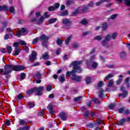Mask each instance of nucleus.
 Wrapping results in <instances>:
<instances>
[{"label": "nucleus", "mask_w": 130, "mask_h": 130, "mask_svg": "<svg viewBox=\"0 0 130 130\" xmlns=\"http://www.w3.org/2000/svg\"><path fill=\"white\" fill-rule=\"evenodd\" d=\"M80 62L77 61H74L72 62V64L74 66L73 70L72 71H68L66 73V76L67 77H71V78L74 81L76 82H80L81 81V77L76 76V73L80 74L82 73V69L79 66Z\"/></svg>", "instance_id": "nucleus-1"}, {"label": "nucleus", "mask_w": 130, "mask_h": 130, "mask_svg": "<svg viewBox=\"0 0 130 130\" xmlns=\"http://www.w3.org/2000/svg\"><path fill=\"white\" fill-rule=\"evenodd\" d=\"M24 70V67L22 66H15V65H8L6 66L4 69H0V75L2 76H5V75H8L10 74L12 71H16V72H20V71H23Z\"/></svg>", "instance_id": "nucleus-2"}, {"label": "nucleus", "mask_w": 130, "mask_h": 130, "mask_svg": "<svg viewBox=\"0 0 130 130\" xmlns=\"http://www.w3.org/2000/svg\"><path fill=\"white\" fill-rule=\"evenodd\" d=\"M94 58H95V56H92L91 58L87 61V66L88 67L91 66L93 69H96L98 67V63L94 61Z\"/></svg>", "instance_id": "nucleus-3"}, {"label": "nucleus", "mask_w": 130, "mask_h": 130, "mask_svg": "<svg viewBox=\"0 0 130 130\" xmlns=\"http://www.w3.org/2000/svg\"><path fill=\"white\" fill-rule=\"evenodd\" d=\"M39 39L40 40H41V41H42L43 46L46 47L47 46V41L48 40V37H47L45 35L43 34L39 38Z\"/></svg>", "instance_id": "nucleus-4"}, {"label": "nucleus", "mask_w": 130, "mask_h": 130, "mask_svg": "<svg viewBox=\"0 0 130 130\" xmlns=\"http://www.w3.org/2000/svg\"><path fill=\"white\" fill-rule=\"evenodd\" d=\"M13 46L15 47V50L14 51V53L13 55H19V53H20L21 51V49L19 48V43L16 42L13 44Z\"/></svg>", "instance_id": "nucleus-5"}, {"label": "nucleus", "mask_w": 130, "mask_h": 130, "mask_svg": "<svg viewBox=\"0 0 130 130\" xmlns=\"http://www.w3.org/2000/svg\"><path fill=\"white\" fill-rule=\"evenodd\" d=\"M63 24H65L64 29H70L71 28V21L68 19H63L62 20Z\"/></svg>", "instance_id": "nucleus-6"}, {"label": "nucleus", "mask_w": 130, "mask_h": 130, "mask_svg": "<svg viewBox=\"0 0 130 130\" xmlns=\"http://www.w3.org/2000/svg\"><path fill=\"white\" fill-rule=\"evenodd\" d=\"M44 88L42 86L39 87H35V91L37 93L38 95H41V92L43 91Z\"/></svg>", "instance_id": "nucleus-7"}, {"label": "nucleus", "mask_w": 130, "mask_h": 130, "mask_svg": "<svg viewBox=\"0 0 130 130\" xmlns=\"http://www.w3.org/2000/svg\"><path fill=\"white\" fill-rule=\"evenodd\" d=\"M121 91H122L123 93L119 94V97L122 96V98H125V97H126V95H127V91L124 90V87H121Z\"/></svg>", "instance_id": "nucleus-8"}, {"label": "nucleus", "mask_w": 130, "mask_h": 130, "mask_svg": "<svg viewBox=\"0 0 130 130\" xmlns=\"http://www.w3.org/2000/svg\"><path fill=\"white\" fill-rule=\"evenodd\" d=\"M26 32V28H22L20 31L17 32L16 36L17 37H21V35H24V34Z\"/></svg>", "instance_id": "nucleus-9"}, {"label": "nucleus", "mask_w": 130, "mask_h": 130, "mask_svg": "<svg viewBox=\"0 0 130 130\" xmlns=\"http://www.w3.org/2000/svg\"><path fill=\"white\" fill-rule=\"evenodd\" d=\"M36 56H37L36 52L33 51L31 55L29 56V60H35V59H36Z\"/></svg>", "instance_id": "nucleus-10"}, {"label": "nucleus", "mask_w": 130, "mask_h": 130, "mask_svg": "<svg viewBox=\"0 0 130 130\" xmlns=\"http://www.w3.org/2000/svg\"><path fill=\"white\" fill-rule=\"evenodd\" d=\"M59 117L62 120H67V114H66L65 113L63 112L60 113L59 115Z\"/></svg>", "instance_id": "nucleus-11"}, {"label": "nucleus", "mask_w": 130, "mask_h": 130, "mask_svg": "<svg viewBox=\"0 0 130 130\" xmlns=\"http://www.w3.org/2000/svg\"><path fill=\"white\" fill-rule=\"evenodd\" d=\"M125 122V119L123 118L119 121H117V124H118V125H123Z\"/></svg>", "instance_id": "nucleus-12"}, {"label": "nucleus", "mask_w": 130, "mask_h": 130, "mask_svg": "<svg viewBox=\"0 0 130 130\" xmlns=\"http://www.w3.org/2000/svg\"><path fill=\"white\" fill-rule=\"evenodd\" d=\"M53 107V106H52V104H49L47 107V108H48V110L50 111L51 114H53V111H52Z\"/></svg>", "instance_id": "nucleus-13"}, {"label": "nucleus", "mask_w": 130, "mask_h": 130, "mask_svg": "<svg viewBox=\"0 0 130 130\" xmlns=\"http://www.w3.org/2000/svg\"><path fill=\"white\" fill-rule=\"evenodd\" d=\"M42 57L43 59H48L49 56L48 55V53L45 52L42 54Z\"/></svg>", "instance_id": "nucleus-14"}, {"label": "nucleus", "mask_w": 130, "mask_h": 130, "mask_svg": "<svg viewBox=\"0 0 130 130\" xmlns=\"http://www.w3.org/2000/svg\"><path fill=\"white\" fill-rule=\"evenodd\" d=\"M73 38V36H70L68 38H67L65 40V44L67 45V44H69V42H70V40Z\"/></svg>", "instance_id": "nucleus-15"}, {"label": "nucleus", "mask_w": 130, "mask_h": 130, "mask_svg": "<svg viewBox=\"0 0 130 130\" xmlns=\"http://www.w3.org/2000/svg\"><path fill=\"white\" fill-rule=\"evenodd\" d=\"M107 28H108V26L107 25V23L104 22L103 24V30L106 31V30H107Z\"/></svg>", "instance_id": "nucleus-16"}, {"label": "nucleus", "mask_w": 130, "mask_h": 130, "mask_svg": "<svg viewBox=\"0 0 130 130\" xmlns=\"http://www.w3.org/2000/svg\"><path fill=\"white\" fill-rule=\"evenodd\" d=\"M0 11H8V7L6 5L0 6Z\"/></svg>", "instance_id": "nucleus-17"}, {"label": "nucleus", "mask_w": 130, "mask_h": 130, "mask_svg": "<svg viewBox=\"0 0 130 130\" xmlns=\"http://www.w3.org/2000/svg\"><path fill=\"white\" fill-rule=\"evenodd\" d=\"M120 56L121 57V58H123L124 57H125L126 56V53L124 51H122L120 53Z\"/></svg>", "instance_id": "nucleus-18"}, {"label": "nucleus", "mask_w": 130, "mask_h": 130, "mask_svg": "<svg viewBox=\"0 0 130 130\" xmlns=\"http://www.w3.org/2000/svg\"><path fill=\"white\" fill-rule=\"evenodd\" d=\"M58 80L60 83H63V82L66 81V78H64L63 76H60Z\"/></svg>", "instance_id": "nucleus-19"}, {"label": "nucleus", "mask_w": 130, "mask_h": 130, "mask_svg": "<svg viewBox=\"0 0 130 130\" xmlns=\"http://www.w3.org/2000/svg\"><path fill=\"white\" fill-rule=\"evenodd\" d=\"M89 111H87L83 114V117L84 118H89Z\"/></svg>", "instance_id": "nucleus-20"}, {"label": "nucleus", "mask_w": 130, "mask_h": 130, "mask_svg": "<svg viewBox=\"0 0 130 130\" xmlns=\"http://www.w3.org/2000/svg\"><path fill=\"white\" fill-rule=\"evenodd\" d=\"M56 18H51L49 20V24H53V23H55V22H56Z\"/></svg>", "instance_id": "nucleus-21"}, {"label": "nucleus", "mask_w": 130, "mask_h": 130, "mask_svg": "<svg viewBox=\"0 0 130 130\" xmlns=\"http://www.w3.org/2000/svg\"><path fill=\"white\" fill-rule=\"evenodd\" d=\"M82 25H84V26L86 25H87L88 24V20L86 18L83 19L82 21Z\"/></svg>", "instance_id": "nucleus-22"}, {"label": "nucleus", "mask_w": 130, "mask_h": 130, "mask_svg": "<svg viewBox=\"0 0 130 130\" xmlns=\"http://www.w3.org/2000/svg\"><path fill=\"white\" fill-rule=\"evenodd\" d=\"M113 77H114V75L113 74H110L105 77V79L106 80H109V79H111Z\"/></svg>", "instance_id": "nucleus-23"}, {"label": "nucleus", "mask_w": 130, "mask_h": 130, "mask_svg": "<svg viewBox=\"0 0 130 130\" xmlns=\"http://www.w3.org/2000/svg\"><path fill=\"white\" fill-rule=\"evenodd\" d=\"M80 12V10L79 9H76L75 11L72 13V16H76V15H78Z\"/></svg>", "instance_id": "nucleus-24"}, {"label": "nucleus", "mask_w": 130, "mask_h": 130, "mask_svg": "<svg viewBox=\"0 0 130 130\" xmlns=\"http://www.w3.org/2000/svg\"><path fill=\"white\" fill-rule=\"evenodd\" d=\"M111 38L112 39L115 40L116 39V37H117V32H114L112 36H111Z\"/></svg>", "instance_id": "nucleus-25"}, {"label": "nucleus", "mask_w": 130, "mask_h": 130, "mask_svg": "<svg viewBox=\"0 0 130 130\" xmlns=\"http://www.w3.org/2000/svg\"><path fill=\"white\" fill-rule=\"evenodd\" d=\"M102 38H103V37H102V36H98L94 37V40L100 41V40H101Z\"/></svg>", "instance_id": "nucleus-26"}, {"label": "nucleus", "mask_w": 130, "mask_h": 130, "mask_svg": "<svg viewBox=\"0 0 130 130\" xmlns=\"http://www.w3.org/2000/svg\"><path fill=\"white\" fill-rule=\"evenodd\" d=\"M92 79L90 77H86L85 79V81L86 82V84H90L91 83Z\"/></svg>", "instance_id": "nucleus-27"}, {"label": "nucleus", "mask_w": 130, "mask_h": 130, "mask_svg": "<svg viewBox=\"0 0 130 130\" xmlns=\"http://www.w3.org/2000/svg\"><path fill=\"white\" fill-rule=\"evenodd\" d=\"M7 52L8 53H9V54H10V53L12 52V47H11V46H8L7 47Z\"/></svg>", "instance_id": "nucleus-28"}, {"label": "nucleus", "mask_w": 130, "mask_h": 130, "mask_svg": "<svg viewBox=\"0 0 130 130\" xmlns=\"http://www.w3.org/2000/svg\"><path fill=\"white\" fill-rule=\"evenodd\" d=\"M111 39V36L110 35H108L106 36L105 40L106 41H109Z\"/></svg>", "instance_id": "nucleus-29"}, {"label": "nucleus", "mask_w": 130, "mask_h": 130, "mask_svg": "<svg viewBox=\"0 0 130 130\" xmlns=\"http://www.w3.org/2000/svg\"><path fill=\"white\" fill-rule=\"evenodd\" d=\"M34 92H36L35 88L27 91L26 93L27 94H32V93H34Z\"/></svg>", "instance_id": "nucleus-30"}, {"label": "nucleus", "mask_w": 130, "mask_h": 130, "mask_svg": "<svg viewBox=\"0 0 130 130\" xmlns=\"http://www.w3.org/2000/svg\"><path fill=\"white\" fill-rule=\"evenodd\" d=\"M19 123L20 124V125H26V122H25V121L23 120H20Z\"/></svg>", "instance_id": "nucleus-31"}, {"label": "nucleus", "mask_w": 130, "mask_h": 130, "mask_svg": "<svg viewBox=\"0 0 130 130\" xmlns=\"http://www.w3.org/2000/svg\"><path fill=\"white\" fill-rule=\"evenodd\" d=\"M30 129V127L28 126H26L24 127L19 128L18 130H29Z\"/></svg>", "instance_id": "nucleus-32"}, {"label": "nucleus", "mask_w": 130, "mask_h": 130, "mask_svg": "<svg viewBox=\"0 0 130 130\" xmlns=\"http://www.w3.org/2000/svg\"><path fill=\"white\" fill-rule=\"evenodd\" d=\"M18 43H19V45H24V46L26 45V42L24 41H20Z\"/></svg>", "instance_id": "nucleus-33"}, {"label": "nucleus", "mask_w": 130, "mask_h": 130, "mask_svg": "<svg viewBox=\"0 0 130 130\" xmlns=\"http://www.w3.org/2000/svg\"><path fill=\"white\" fill-rule=\"evenodd\" d=\"M56 42H57V44H58L59 46H60V45L62 44V40H61V39H58L56 41Z\"/></svg>", "instance_id": "nucleus-34"}, {"label": "nucleus", "mask_w": 130, "mask_h": 130, "mask_svg": "<svg viewBox=\"0 0 130 130\" xmlns=\"http://www.w3.org/2000/svg\"><path fill=\"white\" fill-rule=\"evenodd\" d=\"M51 89H52V87H51V85H47L46 87V91H47L48 92H49L50 91H51Z\"/></svg>", "instance_id": "nucleus-35"}, {"label": "nucleus", "mask_w": 130, "mask_h": 130, "mask_svg": "<svg viewBox=\"0 0 130 130\" xmlns=\"http://www.w3.org/2000/svg\"><path fill=\"white\" fill-rule=\"evenodd\" d=\"M39 39H40L39 38L34 39L32 42V44H36L38 42V40H39Z\"/></svg>", "instance_id": "nucleus-36"}, {"label": "nucleus", "mask_w": 130, "mask_h": 130, "mask_svg": "<svg viewBox=\"0 0 130 130\" xmlns=\"http://www.w3.org/2000/svg\"><path fill=\"white\" fill-rule=\"evenodd\" d=\"M55 10V7L54 6H50L48 8V11L51 12L52 11H54Z\"/></svg>", "instance_id": "nucleus-37"}, {"label": "nucleus", "mask_w": 130, "mask_h": 130, "mask_svg": "<svg viewBox=\"0 0 130 130\" xmlns=\"http://www.w3.org/2000/svg\"><path fill=\"white\" fill-rule=\"evenodd\" d=\"M114 107H115V104H111L109 106V109L112 110Z\"/></svg>", "instance_id": "nucleus-38"}, {"label": "nucleus", "mask_w": 130, "mask_h": 130, "mask_svg": "<svg viewBox=\"0 0 130 130\" xmlns=\"http://www.w3.org/2000/svg\"><path fill=\"white\" fill-rule=\"evenodd\" d=\"M113 85V80H110L109 81V83H108V87H111V86H112Z\"/></svg>", "instance_id": "nucleus-39"}, {"label": "nucleus", "mask_w": 130, "mask_h": 130, "mask_svg": "<svg viewBox=\"0 0 130 130\" xmlns=\"http://www.w3.org/2000/svg\"><path fill=\"white\" fill-rule=\"evenodd\" d=\"M69 13L68 12V11L65 10L64 11L62 14H60V16H67Z\"/></svg>", "instance_id": "nucleus-40"}, {"label": "nucleus", "mask_w": 130, "mask_h": 130, "mask_svg": "<svg viewBox=\"0 0 130 130\" xmlns=\"http://www.w3.org/2000/svg\"><path fill=\"white\" fill-rule=\"evenodd\" d=\"M126 6H130V0H124Z\"/></svg>", "instance_id": "nucleus-41"}, {"label": "nucleus", "mask_w": 130, "mask_h": 130, "mask_svg": "<svg viewBox=\"0 0 130 130\" xmlns=\"http://www.w3.org/2000/svg\"><path fill=\"white\" fill-rule=\"evenodd\" d=\"M25 77H26V75H25L24 73H21L20 74V79H21V80H23L24 78H25Z\"/></svg>", "instance_id": "nucleus-42"}, {"label": "nucleus", "mask_w": 130, "mask_h": 130, "mask_svg": "<svg viewBox=\"0 0 130 130\" xmlns=\"http://www.w3.org/2000/svg\"><path fill=\"white\" fill-rule=\"evenodd\" d=\"M23 49L24 50H25L26 52H28V51H29V47H28L26 45L23 46Z\"/></svg>", "instance_id": "nucleus-43"}, {"label": "nucleus", "mask_w": 130, "mask_h": 130, "mask_svg": "<svg viewBox=\"0 0 130 130\" xmlns=\"http://www.w3.org/2000/svg\"><path fill=\"white\" fill-rule=\"evenodd\" d=\"M44 20V17H41L39 20V24H41L43 22Z\"/></svg>", "instance_id": "nucleus-44"}, {"label": "nucleus", "mask_w": 130, "mask_h": 130, "mask_svg": "<svg viewBox=\"0 0 130 130\" xmlns=\"http://www.w3.org/2000/svg\"><path fill=\"white\" fill-rule=\"evenodd\" d=\"M103 85H104V82H103V81H101L98 84V87H102V86H103Z\"/></svg>", "instance_id": "nucleus-45"}, {"label": "nucleus", "mask_w": 130, "mask_h": 130, "mask_svg": "<svg viewBox=\"0 0 130 130\" xmlns=\"http://www.w3.org/2000/svg\"><path fill=\"white\" fill-rule=\"evenodd\" d=\"M81 98H82V96L76 97L74 99V101L75 102L79 101V100H81Z\"/></svg>", "instance_id": "nucleus-46"}, {"label": "nucleus", "mask_w": 130, "mask_h": 130, "mask_svg": "<svg viewBox=\"0 0 130 130\" xmlns=\"http://www.w3.org/2000/svg\"><path fill=\"white\" fill-rule=\"evenodd\" d=\"M28 106L30 108H32L33 107H34V106H35V104H34V103H28Z\"/></svg>", "instance_id": "nucleus-47"}, {"label": "nucleus", "mask_w": 130, "mask_h": 130, "mask_svg": "<svg viewBox=\"0 0 130 130\" xmlns=\"http://www.w3.org/2000/svg\"><path fill=\"white\" fill-rule=\"evenodd\" d=\"M9 11L10 13H14V11H15V8L14 7H11L9 9Z\"/></svg>", "instance_id": "nucleus-48"}, {"label": "nucleus", "mask_w": 130, "mask_h": 130, "mask_svg": "<svg viewBox=\"0 0 130 130\" xmlns=\"http://www.w3.org/2000/svg\"><path fill=\"white\" fill-rule=\"evenodd\" d=\"M123 79H119L117 81V85H119L122 82Z\"/></svg>", "instance_id": "nucleus-49"}, {"label": "nucleus", "mask_w": 130, "mask_h": 130, "mask_svg": "<svg viewBox=\"0 0 130 130\" xmlns=\"http://www.w3.org/2000/svg\"><path fill=\"white\" fill-rule=\"evenodd\" d=\"M91 33V31H85L84 32H83V36H86L87 35H89V34H90Z\"/></svg>", "instance_id": "nucleus-50"}, {"label": "nucleus", "mask_w": 130, "mask_h": 130, "mask_svg": "<svg viewBox=\"0 0 130 130\" xmlns=\"http://www.w3.org/2000/svg\"><path fill=\"white\" fill-rule=\"evenodd\" d=\"M123 111H124V108H121L119 109L118 110V112H119V113H122Z\"/></svg>", "instance_id": "nucleus-51"}, {"label": "nucleus", "mask_w": 130, "mask_h": 130, "mask_svg": "<svg viewBox=\"0 0 130 130\" xmlns=\"http://www.w3.org/2000/svg\"><path fill=\"white\" fill-rule=\"evenodd\" d=\"M72 4H74V3L72 1H68L67 2L66 5L67 6H70V5H72Z\"/></svg>", "instance_id": "nucleus-52"}, {"label": "nucleus", "mask_w": 130, "mask_h": 130, "mask_svg": "<svg viewBox=\"0 0 130 130\" xmlns=\"http://www.w3.org/2000/svg\"><path fill=\"white\" fill-rule=\"evenodd\" d=\"M9 38H10V36H9L8 34H6L4 37V39L5 40L9 39Z\"/></svg>", "instance_id": "nucleus-53"}, {"label": "nucleus", "mask_w": 130, "mask_h": 130, "mask_svg": "<svg viewBox=\"0 0 130 130\" xmlns=\"http://www.w3.org/2000/svg\"><path fill=\"white\" fill-rule=\"evenodd\" d=\"M44 16H45V18H49V17H50V15H49V14H48V12H45L44 13Z\"/></svg>", "instance_id": "nucleus-54"}, {"label": "nucleus", "mask_w": 130, "mask_h": 130, "mask_svg": "<svg viewBox=\"0 0 130 130\" xmlns=\"http://www.w3.org/2000/svg\"><path fill=\"white\" fill-rule=\"evenodd\" d=\"M54 7L55 8V9H58V8H59V4L58 3H56V4H55Z\"/></svg>", "instance_id": "nucleus-55"}, {"label": "nucleus", "mask_w": 130, "mask_h": 130, "mask_svg": "<svg viewBox=\"0 0 130 130\" xmlns=\"http://www.w3.org/2000/svg\"><path fill=\"white\" fill-rule=\"evenodd\" d=\"M115 18H116V14L112 15L111 16V19L112 20H114V19H115Z\"/></svg>", "instance_id": "nucleus-56"}, {"label": "nucleus", "mask_w": 130, "mask_h": 130, "mask_svg": "<svg viewBox=\"0 0 130 130\" xmlns=\"http://www.w3.org/2000/svg\"><path fill=\"white\" fill-rule=\"evenodd\" d=\"M102 44L103 46H105L107 44V41H106L105 40L102 42Z\"/></svg>", "instance_id": "nucleus-57"}, {"label": "nucleus", "mask_w": 130, "mask_h": 130, "mask_svg": "<svg viewBox=\"0 0 130 130\" xmlns=\"http://www.w3.org/2000/svg\"><path fill=\"white\" fill-rule=\"evenodd\" d=\"M23 98V96H22V94L21 93L17 95V99H22Z\"/></svg>", "instance_id": "nucleus-58"}, {"label": "nucleus", "mask_w": 130, "mask_h": 130, "mask_svg": "<svg viewBox=\"0 0 130 130\" xmlns=\"http://www.w3.org/2000/svg\"><path fill=\"white\" fill-rule=\"evenodd\" d=\"M37 77H38L39 79H41V74H40L39 72H37Z\"/></svg>", "instance_id": "nucleus-59"}, {"label": "nucleus", "mask_w": 130, "mask_h": 130, "mask_svg": "<svg viewBox=\"0 0 130 130\" xmlns=\"http://www.w3.org/2000/svg\"><path fill=\"white\" fill-rule=\"evenodd\" d=\"M87 11H88V9L85 7L82 9V13H86Z\"/></svg>", "instance_id": "nucleus-60"}, {"label": "nucleus", "mask_w": 130, "mask_h": 130, "mask_svg": "<svg viewBox=\"0 0 130 130\" xmlns=\"http://www.w3.org/2000/svg\"><path fill=\"white\" fill-rule=\"evenodd\" d=\"M56 53L57 54H59V53H60V48H58L57 50H56Z\"/></svg>", "instance_id": "nucleus-61"}, {"label": "nucleus", "mask_w": 130, "mask_h": 130, "mask_svg": "<svg viewBox=\"0 0 130 130\" xmlns=\"http://www.w3.org/2000/svg\"><path fill=\"white\" fill-rule=\"evenodd\" d=\"M63 60H68V55H64L63 56Z\"/></svg>", "instance_id": "nucleus-62"}, {"label": "nucleus", "mask_w": 130, "mask_h": 130, "mask_svg": "<svg viewBox=\"0 0 130 130\" xmlns=\"http://www.w3.org/2000/svg\"><path fill=\"white\" fill-rule=\"evenodd\" d=\"M79 44H75L73 45V48H78L79 47Z\"/></svg>", "instance_id": "nucleus-63"}, {"label": "nucleus", "mask_w": 130, "mask_h": 130, "mask_svg": "<svg viewBox=\"0 0 130 130\" xmlns=\"http://www.w3.org/2000/svg\"><path fill=\"white\" fill-rule=\"evenodd\" d=\"M6 124L8 126H9V125H10V124H11V122L10 121V120L6 121Z\"/></svg>", "instance_id": "nucleus-64"}]
</instances>
